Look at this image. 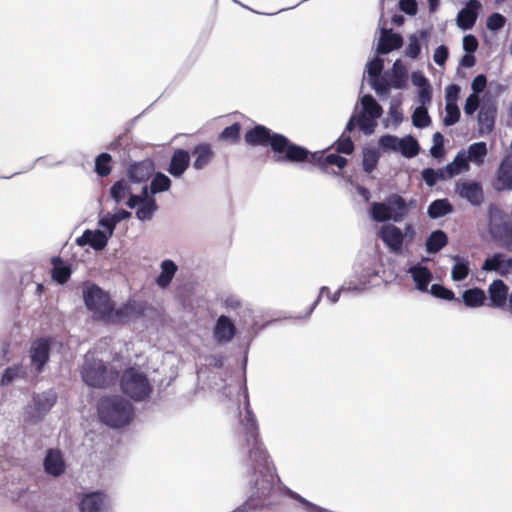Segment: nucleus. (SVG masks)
I'll return each mask as SVG.
<instances>
[{
    "instance_id": "obj_1",
    "label": "nucleus",
    "mask_w": 512,
    "mask_h": 512,
    "mask_svg": "<svg viewBox=\"0 0 512 512\" xmlns=\"http://www.w3.org/2000/svg\"><path fill=\"white\" fill-rule=\"evenodd\" d=\"M246 145L251 147H269L273 159L277 163L300 164L309 163L318 166L328 173L324 151H310L305 146L291 141L286 135L275 132L263 124H255L244 133Z\"/></svg>"
},
{
    "instance_id": "obj_2",
    "label": "nucleus",
    "mask_w": 512,
    "mask_h": 512,
    "mask_svg": "<svg viewBox=\"0 0 512 512\" xmlns=\"http://www.w3.org/2000/svg\"><path fill=\"white\" fill-rule=\"evenodd\" d=\"M97 411L100 421L112 429L129 426L135 417L133 404L120 395L105 396L100 399Z\"/></svg>"
},
{
    "instance_id": "obj_3",
    "label": "nucleus",
    "mask_w": 512,
    "mask_h": 512,
    "mask_svg": "<svg viewBox=\"0 0 512 512\" xmlns=\"http://www.w3.org/2000/svg\"><path fill=\"white\" fill-rule=\"evenodd\" d=\"M249 458L253 461H262L263 465L262 468H260V465L254 466L255 473L258 472L259 476L255 479L251 498L232 512H248L254 509L255 506L251 504L254 498L266 499L271 496L274 490V474L268 465L269 455L267 450H249Z\"/></svg>"
},
{
    "instance_id": "obj_4",
    "label": "nucleus",
    "mask_w": 512,
    "mask_h": 512,
    "mask_svg": "<svg viewBox=\"0 0 512 512\" xmlns=\"http://www.w3.org/2000/svg\"><path fill=\"white\" fill-rule=\"evenodd\" d=\"M358 102L361 108L358 111L357 105L355 106L344 132H352L358 128L364 135L370 136L374 133L378 120L383 115V108L370 93L362 95Z\"/></svg>"
},
{
    "instance_id": "obj_5",
    "label": "nucleus",
    "mask_w": 512,
    "mask_h": 512,
    "mask_svg": "<svg viewBox=\"0 0 512 512\" xmlns=\"http://www.w3.org/2000/svg\"><path fill=\"white\" fill-rule=\"evenodd\" d=\"M80 376L87 386L103 389L118 381L119 371L115 368H108L103 360L86 354L80 368Z\"/></svg>"
},
{
    "instance_id": "obj_6",
    "label": "nucleus",
    "mask_w": 512,
    "mask_h": 512,
    "mask_svg": "<svg viewBox=\"0 0 512 512\" xmlns=\"http://www.w3.org/2000/svg\"><path fill=\"white\" fill-rule=\"evenodd\" d=\"M118 381L120 391L129 401L141 403L151 398L153 386L148 376L136 367L126 368L121 375L119 374Z\"/></svg>"
},
{
    "instance_id": "obj_7",
    "label": "nucleus",
    "mask_w": 512,
    "mask_h": 512,
    "mask_svg": "<svg viewBox=\"0 0 512 512\" xmlns=\"http://www.w3.org/2000/svg\"><path fill=\"white\" fill-rule=\"evenodd\" d=\"M377 236L390 253L402 255L409 250L414 242L416 230L411 223H406L403 229L395 223H388L381 225Z\"/></svg>"
},
{
    "instance_id": "obj_8",
    "label": "nucleus",
    "mask_w": 512,
    "mask_h": 512,
    "mask_svg": "<svg viewBox=\"0 0 512 512\" xmlns=\"http://www.w3.org/2000/svg\"><path fill=\"white\" fill-rule=\"evenodd\" d=\"M404 197L391 193L383 201H374L368 210L369 218L377 223H400L407 217Z\"/></svg>"
},
{
    "instance_id": "obj_9",
    "label": "nucleus",
    "mask_w": 512,
    "mask_h": 512,
    "mask_svg": "<svg viewBox=\"0 0 512 512\" xmlns=\"http://www.w3.org/2000/svg\"><path fill=\"white\" fill-rule=\"evenodd\" d=\"M83 302L96 320L108 323L115 302L99 285L85 281L82 288Z\"/></svg>"
},
{
    "instance_id": "obj_10",
    "label": "nucleus",
    "mask_w": 512,
    "mask_h": 512,
    "mask_svg": "<svg viewBox=\"0 0 512 512\" xmlns=\"http://www.w3.org/2000/svg\"><path fill=\"white\" fill-rule=\"evenodd\" d=\"M487 230L494 242L512 252V220L492 203L487 208Z\"/></svg>"
},
{
    "instance_id": "obj_11",
    "label": "nucleus",
    "mask_w": 512,
    "mask_h": 512,
    "mask_svg": "<svg viewBox=\"0 0 512 512\" xmlns=\"http://www.w3.org/2000/svg\"><path fill=\"white\" fill-rule=\"evenodd\" d=\"M58 393L54 388L34 392L24 410V421L30 425L39 424L57 403Z\"/></svg>"
},
{
    "instance_id": "obj_12",
    "label": "nucleus",
    "mask_w": 512,
    "mask_h": 512,
    "mask_svg": "<svg viewBox=\"0 0 512 512\" xmlns=\"http://www.w3.org/2000/svg\"><path fill=\"white\" fill-rule=\"evenodd\" d=\"M56 343V339L51 336H43L32 341L29 349V358L35 373L41 374L45 370Z\"/></svg>"
},
{
    "instance_id": "obj_13",
    "label": "nucleus",
    "mask_w": 512,
    "mask_h": 512,
    "mask_svg": "<svg viewBox=\"0 0 512 512\" xmlns=\"http://www.w3.org/2000/svg\"><path fill=\"white\" fill-rule=\"evenodd\" d=\"M150 309L147 302L128 299L126 302L116 307L114 304L111 318L108 323L112 324H126L132 320L140 319L145 316L146 312Z\"/></svg>"
},
{
    "instance_id": "obj_14",
    "label": "nucleus",
    "mask_w": 512,
    "mask_h": 512,
    "mask_svg": "<svg viewBox=\"0 0 512 512\" xmlns=\"http://www.w3.org/2000/svg\"><path fill=\"white\" fill-rule=\"evenodd\" d=\"M408 69L402 60L397 59L390 69L384 70L381 84L386 86L387 93L378 95L381 99L387 98L392 89L403 90L408 87Z\"/></svg>"
},
{
    "instance_id": "obj_15",
    "label": "nucleus",
    "mask_w": 512,
    "mask_h": 512,
    "mask_svg": "<svg viewBox=\"0 0 512 512\" xmlns=\"http://www.w3.org/2000/svg\"><path fill=\"white\" fill-rule=\"evenodd\" d=\"M241 389L243 390L244 393L245 417L243 420V425L245 428V437L247 445L249 446V448H260L262 442L259 435L258 421L250 407L248 389L245 381L243 386H241Z\"/></svg>"
},
{
    "instance_id": "obj_16",
    "label": "nucleus",
    "mask_w": 512,
    "mask_h": 512,
    "mask_svg": "<svg viewBox=\"0 0 512 512\" xmlns=\"http://www.w3.org/2000/svg\"><path fill=\"white\" fill-rule=\"evenodd\" d=\"M385 54H378L375 51L374 56L369 59L365 65L363 79L367 75V82L370 88L376 95H383L387 93L386 86L381 84L382 74L384 73V59L382 56Z\"/></svg>"
},
{
    "instance_id": "obj_17",
    "label": "nucleus",
    "mask_w": 512,
    "mask_h": 512,
    "mask_svg": "<svg viewBox=\"0 0 512 512\" xmlns=\"http://www.w3.org/2000/svg\"><path fill=\"white\" fill-rule=\"evenodd\" d=\"M498 113L497 104L494 101H483L477 114L478 134L485 136L495 129V122Z\"/></svg>"
},
{
    "instance_id": "obj_18",
    "label": "nucleus",
    "mask_w": 512,
    "mask_h": 512,
    "mask_svg": "<svg viewBox=\"0 0 512 512\" xmlns=\"http://www.w3.org/2000/svg\"><path fill=\"white\" fill-rule=\"evenodd\" d=\"M509 294V286L500 278L494 279L487 288V306L506 310Z\"/></svg>"
},
{
    "instance_id": "obj_19",
    "label": "nucleus",
    "mask_w": 512,
    "mask_h": 512,
    "mask_svg": "<svg viewBox=\"0 0 512 512\" xmlns=\"http://www.w3.org/2000/svg\"><path fill=\"white\" fill-rule=\"evenodd\" d=\"M455 192L460 198L466 200L472 206H480L484 201L483 187L481 183L476 180L456 182Z\"/></svg>"
},
{
    "instance_id": "obj_20",
    "label": "nucleus",
    "mask_w": 512,
    "mask_h": 512,
    "mask_svg": "<svg viewBox=\"0 0 512 512\" xmlns=\"http://www.w3.org/2000/svg\"><path fill=\"white\" fill-rule=\"evenodd\" d=\"M212 335L217 344H227L236 337L237 327L231 317L221 314L214 323Z\"/></svg>"
},
{
    "instance_id": "obj_21",
    "label": "nucleus",
    "mask_w": 512,
    "mask_h": 512,
    "mask_svg": "<svg viewBox=\"0 0 512 512\" xmlns=\"http://www.w3.org/2000/svg\"><path fill=\"white\" fill-rule=\"evenodd\" d=\"M404 45V39L400 33L394 32L392 28L379 27V37L376 44L378 54H389L399 50Z\"/></svg>"
},
{
    "instance_id": "obj_22",
    "label": "nucleus",
    "mask_w": 512,
    "mask_h": 512,
    "mask_svg": "<svg viewBox=\"0 0 512 512\" xmlns=\"http://www.w3.org/2000/svg\"><path fill=\"white\" fill-rule=\"evenodd\" d=\"M155 171L153 160L146 158L141 161H133L126 168V177L130 183H145Z\"/></svg>"
},
{
    "instance_id": "obj_23",
    "label": "nucleus",
    "mask_w": 512,
    "mask_h": 512,
    "mask_svg": "<svg viewBox=\"0 0 512 512\" xmlns=\"http://www.w3.org/2000/svg\"><path fill=\"white\" fill-rule=\"evenodd\" d=\"M481 9L482 4L479 0H467L457 13V27L462 31L471 30L477 21Z\"/></svg>"
},
{
    "instance_id": "obj_24",
    "label": "nucleus",
    "mask_w": 512,
    "mask_h": 512,
    "mask_svg": "<svg viewBox=\"0 0 512 512\" xmlns=\"http://www.w3.org/2000/svg\"><path fill=\"white\" fill-rule=\"evenodd\" d=\"M481 270L486 273L495 272L501 277H507L512 272V257H506L502 252H494L484 259Z\"/></svg>"
},
{
    "instance_id": "obj_25",
    "label": "nucleus",
    "mask_w": 512,
    "mask_h": 512,
    "mask_svg": "<svg viewBox=\"0 0 512 512\" xmlns=\"http://www.w3.org/2000/svg\"><path fill=\"white\" fill-rule=\"evenodd\" d=\"M191 164L190 151L176 148L169 160L166 171L175 179L181 178Z\"/></svg>"
},
{
    "instance_id": "obj_26",
    "label": "nucleus",
    "mask_w": 512,
    "mask_h": 512,
    "mask_svg": "<svg viewBox=\"0 0 512 512\" xmlns=\"http://www.w3.org/2000/svg\"><path fill=\"white\" fill-rule=\"evenodd\" d=\"M355 277L358 281L365 283L366 287L373 284V278L379 277V267L373 257H367L363 263L356 264L354 267Z\"/></svg>"
},
{
    "instance_id": "obj_27",
    "label": "nucleus",
    "mask_w": 512,
    "mask_h": 512,
    "mask_svg": "<svg viewBox=\"0 0 512 512\" xmlns=\"http://www.w3.org/2000/svg\"><path fill=\"white\" fill-rule=\"evenodd\" d=\"M214 156L212 145L208 142H201L190 151V158H194L192 167L197 171L203 170L211 163Z\"/></svg>"
},
{
    "instance_id": "obj_28",
    "label": "nucleus",
    "mask_w": 512,
    "mask_h": 512,
    "mask_svg": "<svg viewBox=\"0 0 512 512\" xmlns=\"http://www.w3.org/2000/svg\"><path fill=\"white\" fill-rule=\"evenodd\" d=\"M407 273L411 276L415 289L422 292L428 293L429 284L432 281L433 275L430 269L418 262L407 269Z\"/></svg>"
},
{
    "instance_id": "obj_29",
    "label": "nucleus",
    "mask_w": 512,
    "mask_h": 512,
    "mask_svg": "<svg viewBox=\"0 0 512 512\" xmlns=\"http://www.w3.org/2000/svg\"><path fill=\"white\" fill-rule=\"evenodd\" d=\"M52 268H51V278L58 285L66 284L72 273L73 266L69 262H65L62 260L60 256H54L51 259Z\"/></svg>"
},
{
    "instance_id": "obj_30",
    "label": "nucleus",
    "mask_w": 512,
    "mask_h": 512,
    "mask_svg": "<svg viewBox=\"0 0 512 512\" xmlns=\"http://www.w3.org/2000/svg\"><path fill=\"white\" fill-rule=\"evenodd\" d=\"M462 303L470 309H476L487 305L486 291L480 287L467 288L462 292Z\"/></svg>"
},
{
    "instance_id": "obj_31",
    "label": "nucleus",
    "mask_w": 512,
    "mask_h": 512,
    "mask_svg": "<svg viewBox=\"0 0 512 512\" xmlns=\"http://www.w3.org/2000/svg\"><path fill=\"white\" fill-rule=\"evenodd\" d=\"M430 36L428 29H420L417 33H413L408 37L409 43L404 50V55L411 60H416L420 57L422 46L421 41H426Z\"/></svg>"
},
{
    "instance_id": "obj_32",
    "label": "nucleus",
    "mask_w": 512,
    "mask_h": 512,
    "mask_svg": "<svg viewBox=\"0 0 512 512\" xmlns=\"http://www.w3.org/2000/svg\"><path fill=\"white\" fill-rule=\"evenodd\" d=\"M178 271V266L171 259H164L160 263V273L155 278V284L160 289H166L172 283L176 273Z\"/></svg>"
},
{
    "instance_id": "obj_33",
    "label": "nucleus",
    "mask_w": 512,
    "mask_h": 512,
    "mask_svg": "<svg viewBox=\"0 0 512 512\" xmlns=\"http://www.w3.org/2000/svg\"><path fill=\"white\" fill-rule=\"evenodd\" d=\"M45 472L52 476H60L65 470V462L60 450H48L44 459Z\"/></svg>"
},
{
    "instance_id": "obj_34",
    "label": "nucleus",
    "mask_w": 512,
    "mask_h": 512,
    "mask_svg": "<svg viewBox=\"0 0 512 512\" xmlns=\"http://www.w3.org/2000/svg\"><path fill=\"white\" fill-rule=\"evenodd\" d=\"M448 244V236L442 229L433 230L425 241V250L428 254L440 252Z\"/></svg>"
},
{
    "instance_id": "obj_35",
    "label": "nucleus",
    "mask_w": 512,
    "mask_h": 512,
    "mask_svg": "<svg viewBox=\"0 0 512 512\" xmlns=\"http://www.w3.org/2000/svg\"><path fill=\"white\" fill-rule=\"evenodd\" d=\"M420 174L424 183L430 188L434 187L439 181L451 179L449 168H445V166L438 169L426 167L421 170Z\"/></svg>"
},
{
    "instance_id": "obj_36",
    "label": "nucleus",
    "mask_w": 512,
    "mask_h": 512,
    "mask_svg": "<svg viewBox=\"0 0 512 512\" xmlns=\"http://www.w3.org/2000/svg\"><path fill=\"white\" fill-rule=\"evenodd\" d=\"M453 211L454 207L447 198L435 199L427 207V215L433 220L445 217Z\"/></svg>"
},
{
    "instance_id": "obj_37",
    "label": "nucleus",
    "mask_w": 512,
    "mask_h": 512,
    "mask_svg": "<svg viewBox=\"0 0 512 512\" xmlns=\"http://www.w3.org/2000/svg\"><path fill=\"white\" fill-rule=\"evenodd\" d=\"M451 259L454 262L452 269H451V279L454 282H462L463 280H465L468 277V275L471 271L470 263H469L468 259H466L458 254L452 255Z\"/></svg>"
},
{
    "instance_id": "obj_38",
    "label": "nucleus",
    "mask_w": 512,
    "mask_h": 512,
    "mask_svg": "<svg viewBox=\"0 0 512 512\" xmlns=\"http://www.w3.org/2000/svg\"><path fill=\"white\" fill-rule=\"evenodd\" d=\"M420 150V144L412 134L400 137L398 153H400L404 158H414L420 153Z\"/></svg>"
},
{
    "instance_id": "obj_39",
    "label": "nucleus",
    "mask_w": 512,
    "mask_h": 512,
    "mask_svg": "<svg viewBox=\"0 0 512 512\" xmlns=\"http://www.w3.org/2000/svg\"><path fill=\"white\" fill-rule=\"evenodd\" d=\"M497 180L501 183V189L512 190V160L505 157L497 169Z\"/></svg>"
},
{
    "instance_id": "obj_40",
    "label": "nucleus",
    "mask_w": 512,
    "mask_h": 512,
    "mask_svg": "<svg viewBox=\"0 0 512 512\" xmlns=\"http://www.w3.org/2000/svg\"><path fill=\"white\" fill-rule=\"evenodd\" d=\"M469 161L466 151L462 149L451 162L445 165V168H449V174H451V178H453L469 169Z\"/></svg>"
},
{
    "instance_id": "obj_41",
    "label": "nucleus",
    "mask_w": 512,
    "mask_h": 512,
    "mask_svg": "<svg viewBox=\"0 0 512 512\" xmlns=\"http://www.w3.org/2000/svg\"><path fill=\"white\" fill-rule=\"evenodd\" d=\"M130 192V182L128 181V179L124 178H121L114 182L109 189L110 197L116 204L121 203Z\"/></svg>"
},
{
    "instance_id": "obj_42",
    "label": "nucleus",
    "mask_w": 512,
    "mask_h": 512,
    "mask_svg": "<svg viewBox=\"0 0 512 512\" xmlns=\"http://www.w3.org/2000/svg\"><path fill=\"white\" fill-rule=\"evenodd\" d=\"M113 159L108 152H102L95 157L94 172L99 177H108L112 171Z\"/></svg>"
},
{
    "instance_id": "obj_43",
    "label": "nucleus",
    "mask_w": 512,
    "mask_h": 512,
    "mask_svg": "<svg viewBox=\"0 0 512 512\" xmlns=\"http://www.w3.org/2000/svg\"><path fill=\"white\" fill-rule=\"evenodd\" d=\"M103 505V495L92 492L83 497L80 503L81 512H100Z\"/></svg>"
},
{
    "instance_id": "obj_44",
    "label": "nucleus",
    "mask_w": 512,
    "mask_h": 512,
    "mask_svg": "<svg viewBox=\"0 0 512 512\" xmlns=\"http://www.w3.org/2000/svg\"><path fill=\"white\" fill-rule=\"evenodd\" d=\"M150 181L152 194L167 192L172 186V180L165 173L157 171L152 174Z\"/></svg>"
},
{
    "instance_id": "obj_45",
    "label": "nucleus",
    "mask_w": 512,
    "mask_h": 512,
    "mask_svg": "<svg viewBox=\"0 0 512 512\" xmlns=\"http://www.w3.org/2000/svg\"><path fill=\"white\" fill-rule=\"evenodd\" d=\"M159 209L156 199H148V201H141L135 216L142 222L149 221L153 218L156 211Z\"/></svg>"
},
{
    "instance_id": "obj_46",
    "label": "nucleus",
    "mask_w": 512,
    "mask_h": 512,
    "mask_svg": "<svg viewBox=\"0 0 512 512\" xmlns=\"http://www.w3.org/2000/svg\"><path fill=\"white\" fill-rule=\"evenodd\" d=\"M362 168L366 173H372L379 162L380 153L376 148L373 147H365L362 151Z\"/></svg>"
},
{
    "instance_id": "obj_47",
    "label": "nucleus",
    "mask_w": 512,
    "mask_h": 512,
    "mask_svg": "<svg viewBox=\"0 0 512 512\" xmlns=\"http://www.w3.org/2000/svg\"><path fill=\"white\" fill-rule=\"evenodd\" d=\"M241 129V124L234 122L219 133L218 139L231 145L237 144L241 138Z\"/></svg>"
},
{
    "instance_id": "obj_48",
    "label": "nucleus",
    "mask_w": 512,
    "mask_h": 512,
    "mask_svg": "<svg viewBox=\"0 0 512 512\" xmlns=\"http://www.w3.org/2000/svg\"><path fill=\"white\" fill-rule=\"evenodd\" d=\"M412 125L417 129H424L431 125L432 119L428 107L417 106L411 115Z\"/></svg>"
},
{
    "instance_id": "obj_49",
    "label": "nucleus",
    "mask_w": 512,
    "mask_h": 512,
    "mask_svg": "<svg viewBox=\"0 0 512 512\" xmlns=\"http://www.w3.org/2000/svg\"><path fill=\"white\" fill-rule=\"evenodd\" d=\"M466 153L471 162L480 165L487 155V144L483 141L472 143L468 146Z\"/></svg>"
},
{
    "instance_id": "obj_50",
    "label": "nucleus",
    "mask_w": 512,
    "mask_h": 512,
    "mask_svg": "<svg viewBox=\"0 0 512 512\" xmlns=\"http://www.w3.org/2000/svg\"><path fill=\"white\" fill-rule=\"evenodd\" d=\"M110 238L111 237L102 231V229H90V248L94 251H102L107 247Z\"/></svg>"
},
{
    "instance_id": "obj_51",
    "label": "nucleus",
    "mask_w": 512,
    "mask_h": 512,
    "mask_svg": "<svg viewBox=\"0 0 512 512\" xmlns=\"http://www.w3.org/2000/svg\"><path fill=\"white\" fill-rule=\"evenodd\" d=\"M428 292L435 298L445 300L448 302H460V299L455 296L452 289L445 287L441 283H433L428 289Z\"/></svg>"
},
{
    "instance_id": "obj_52",
    "label": "nucleus",
    "mask_w": 512,
    "mask_h": 512,
    "mask_svg": "<svg viewBox=\"0 0 512 512\" xmlns=\"http://www.w3.org/2000/svg\"><path fill=\"white\" fill-rule=\"evenodd\" d=\"M341 293L342 291H340V287L338 288L337 291H335L334 293H332L329 289V287L327 286H322L319 290V294L317 296V298L314 300V302L310 305L305 317H309L312 312L314 311V309L317 307V305L320 303L321 301V298L323 295H325L327 297V299L332 303V304H336L339 299H340V296H341Z\"/></svg>"
},
{
    "instance_id": "obj_53",
    "label": "nucleus",
    "mask_w": 512,
    "mask_h": 512,
    "mask_svg": "<svg viewBox=\"0 0 512 512\" xmlns=\"http://www.w3.org/2000/svg\"><path fill=\"white\" fill-rule=\"evenodd\" d=\"M400 137L393 134H383L378 139V146L383 152L398 153Z\"/></svg>"
},
{
    "instance_id": "obj_54",
    "label": "nucleus",
    "mask_w": 512,
    "mask_h": 512,
    "mask_svg": "<svg viewBox=\"0 0 512 512\" xmlns=\"http://www.w3.org/2000/svg\"><path fill=\"white\" fill-rule=\"evenodd\" d=\"M461 111L457 104H445V116L442 119L444 126L451 127L459 122Z\"/></svg>"
},
{
    "instance_id": "obj_55",
    "label": "nucleus",
    "mask_w": 512,
    "mask_h": 512,
    "mask_svg": "<svg viewBox=\"0 0 512 512\" xmlns=\"http://www.w3.org/2000/svg\"><path fill=\"white\" fill-rule=\"evenodd\" d=\"M346 133L343 131L341 136L334 142V146L338 153L351 155L355 150V145L352 138L346 135Z\"/></svg>"
},
{
    "instance_id": "obj_56",
    "label": "nucleus",
    "mask_w": 512,
    "mask_h": 512,
    "mask_svg": "<svg viewBox=\"0 0 512 512\" xmlns=\"http://www.w3.org/2000/svg\"><path fill=\"white\" fill-rule=\"evenodd\" d=\"M506 24V18L501 13L493 12L487 17L486 28L493 32H499Z\"/></svg>"
},
{
    "instance_id": "obj_57",
    "label": "nucleus",
    "mask_w": 512,
    "mask_h": 512,
    "mask_svg": "<svg viewBox=\"0 0 512 512\" xmlns=\"http://www.w3.org/2000/svg\"><path fill=\"white\" fill-rule=\"evenodd\" d=\"M98 225L102 228V231H104L110 237L113 236L117 226L110 212H107L99 217Z\"/></svg>"
},
{
    "instance_id": "obj_58",
    "label": "nucleus",
    "mask_w": 512,
    "mask_h": 512,
    "mask_svg": "<svg viewBox=\"0 0 512 512\" xmlns=\"http://www.w3.org/2000/svg\"><path fill=\"white\" fill-rule=\"evenodd\" d=\"M22 372V367L19 365H13L10 367H7L4 369L2 376H1V384L7 385L12 383L16 378L20 376V373Z\"/></svg>"
},
{
    "instance_id": "obj_59",
    "label": "nucleus",
    "mask_w": 512,
    "mask_h": 512,
    "mask_svg": "<svg viewBox=\"0 0 512 512\" xmlns=\"http://www.w3.org/2000/svg\"><path fill=\"white\" fill-rule=\"evenodd\" d=\"M433 97V89L431 85H427L426 87H420L417 89V99L419 102V106L428 107L431 103Z\"/></svg>"
},
{
    "instance_id": "obj_60",
    "label": "nucleus",
    "mask_w": 512,
    "mask_h": 512,
    "mask_svg": "<svg viewBox=\"0 0 512 512\" xmlns=\"http://www.w3.org/2000/svg\"><path fill=\"white\" fill-rule=\"evenodd\" d=\"M449 57V49L446 45L441 44L435 50L433 54V61L436 65L443 67Z\"/></svg>"
},
{
    "instance_id": "obj_61",
    "label": "nucleus",
    "mask_w": 512,
    "mask_h": 512,
    "mask_svg": "<svg viewBox=\"0 0 512 512\" xmlns=\"http://www.w3.org/2000/svg\"><path fill=\"white\" fill-rule=\"evenodd\" d=\"M461 92L458 84L452 83L445 88V102L449 104H457Z\"/></svg>"
},
{
    "instance_id": "obj_62",
    "label": "nucleus",
    "mask_w": 512,
    "mask_h": 512,
    "mask_svg": "<svg viewBox=\"0 0 512 512\" xmlns=\"http://www.w3.org/2000/svg\"><path fill=\"white\" fill-rule=\"evenodd\" d=\"M487 85V77L485 74H477L471 81V90L474 95L481 94Z\"/></svg>"
},
{
    "instance_id": "obj_63",
    "label": "nucleus",
    "mask_w": 512,
    "mask_h": 512,
    "mask_svg": "<svg viewBox=\"0 0 512 512\" xmlns=\"http://www.w3.org/2000/svg\"><path fill=\"white\" fill-rule=\"evenodd\" d=\"M399 10L406 15L415 16L418 12V2L416 0H399Z\"/></svg>"
},
{
    "instance_id": "obj_64",
    "label": "nucleus",
    "mask_w": 512,
    "mask_h": 512,
    "mask_svg": "<svg viewBox=\"0 0 512 512\" xmlns=\"http://www.w3.org/2000/svg\"><path fill=\"white\" fill-rule=\"evenodd\" d=\"M480 105L478 102V97L474 94H470L466 100L463 107L464 113L467 116H472L477 110L479 111Z\"/></svg>"
}]
</instances>
